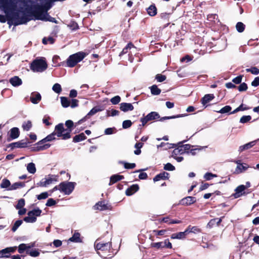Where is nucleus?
I'll list each match as a JSON object with an SVG mask.
<instances>
[{
	"mask_svg": "<svg viewBox=\"0 0 259 259\" xmlns=\"http://www.w3.org/2000/svg\"><path fill=\"white\" fill-rule=\"evenodd\" d=\"M64 132V126L63 123H60L55 127L54 131L48 135L46 138L37 142L33 147H32L31 151L38 152L48 149L50 146V144H45L47 142H51L56 139L55 136L63 140V133Z\"/></svg>",
	"mask_w": 259,
	"mask_h": 259,
	"instance_id": "obj_1",
	"label": "nucleus"
},
{
	"mask_svg": "<svg viewBox=\"0 0 259 259\" xmlns=\"http://www.w3.org/2000/svg\"><path fill=\"white\" fill-rule=\"evenodd\" d=\"M183 114H178L177 115L169 116H164L160 117L159 113L155 111H152L148 114L146 116L141 118L140 121L142 122V124H140V126H145V124L149 121L156 120L159 119L160 121H163L166 119H174L176 118H179L183 117Z\"/></svg>",
	"mask_w": 259,
	"mask_h": 259,
	"instance_id": "obj_2",
	"label": "nucleus"
},
{
	"mask_svg": "<svg viewBox=\"0 0 259 259\" xmlns=\"http://www.w3.org/2000/svg\"><path fill=\"white\" fill-rule=\"evenodd\" d=\"M53 0H46L43 5H36L33 6V10L30 11V9H27L28 13L32 14L34 17L42 15L48 13L47 12L52 7Z\"/></svg>",
	"mask_w": 259,
	"mask_h": 259,
	"instance_id": "obj_3",
	"label": "nucleus"
},
{
	"mask_svg": "<svg viewBox=\"0 0 259 259\" xmlns=\"http://www.w3.org/2000/svg\"><path fill=\"white\" fill-rule=\"evenodd\" d=\"M87 56V54L83 52H79L72 54L68 58L66 62L62 63V66L68 67H74L76 64L81 61Z\"/></svg>",
	"mask_w": 259,
	"mask_h": 259,
	"instance_id": "obj_4",
	"label": "nucleus"
},
{
	"mask_svg": "<svg viewBox=\"0 0 259 259\" xmlns=\"http://www.w3.org/2000/svg\"><path fill=\"white\" fill-rule=\"evenodd\" d=\"M30 69L33 72H42L48 68V64L45 59L34 60L30 65Z\"/></svg>",
	"mask_w": 259,
	"mask_h": 259,
	"instance_id": "obj_5",
	"label": "nucleus"
},
{
	"mask_svg": "<svg viewBox=\"0 0 259 259\" xmlns=\"http://www.w3.org/2000/svg\"><path fill=\"white\" fill-rule=\"evenodd\" d=\"M75 184V182H61L59 185V190L65 194L69 195L74 189Z\"/></svg>",
	"mask_w": 259,
	"mask_h": 259,
	"instance_id": "obj_6",
	"label": "nucleus"
},
{
	"mask_svg": "<svg viewBox=\"0 0 259 259\" xmlns=\"http://www.w3.org/2000/svg\"><path fill=\"white\" fill-rule=\"evenodd\" d=\"M42 211L39 208L34 209L27 213V217H25L23 220L26 223H34L36 221V217L40 215Z\"/></svg>",
	"mask_w": 259,
	"mask_h": 259,
	"instance_id": "obj_7",
	"label": "nucleus"
},
{
	"mask_svg": "<svg viewBox=\"0 0 259 259\" xmlns=\"http://www.w3.org/2000/svg\"><path fill=\"white\" fill-rule=\"evenodd\" d=\"M16 0H0V5L4 8L5 12H7L16 9Z\"/></svg>",
	"mask_w": 259,
	"mask_h": 259,
	"instance_id": "obj_8",
	"label": "nucleus"
},
{
	"mask_svg": "<svg viewBox=\"0 0 259 259\" xmlns=\"http://www.w3.org/2000/svg\"><path fill=\"white\" fill-rule=\"evenodd\" d=\"M65 125L66 128H64V132L63 133V140H66L71 137V133L73 129L74 123L71 120H67L65 121Z\"/></svg>",
	"mask_w": 259,
	"mask_h": 259,
	"instance_id": "obj_9",
	"label": "nucleus"
},
{
	"mask_svg": "<svg viewBox=\"0 0 259 259\" xmlns=\"http://www.w3.org/2000/svg\"><path fill=\"white\" fill-rule=\"evenodd\" d=\"M58 175H49L48 179H42L37 183V185L40 187H46L54 182L58 181Z\"/></svg>",
	"mask_w": 259,
	"mask_h": 259,
	"instance_id": "obj_10",
	"label": "nucleus"
},
{
	"mask_svg": "<svg viewBox=\"0 0 259 259\" xmlns=\"http://www.w3.org/2000/svg\"><path fill=\"white\" fill-rule=\"evenodd\" d=\"M151 247L153 248H156L157 249H159L161 248H172V244L169 242L168 239H165L164 242H159L155 243H152L151 244Z\"/></svg>",
	"mask_w": 259,
	"mask_h": 259,
	"instance_id": "obj_11",
	"label": "nucleus"
},
{
	"mask_svg": "<svg viewBox=\"0 0 259 259\" xmlns=\"http://www.w3.org/2000/svg\"><path fill=\"white\" fill-rule=\"evenodd\" d=\"M112 206L111 205L108 204L105 202V200L98 201L94 206V209L95 210H99L103 211L106 210H111Z\"/></svg>",
	"mask_w": 259,
	"mask_h": 259,
	"instance_id": "obj_12",
	"label": "nucleus"
},
{
	"mask_svg": "<svg viewBox=\"0 0 259 259\" xmlns=\"http://www.w3.org/2000/svg\"><path fill=\"white\" fill-rule=\"evenodd\" d=\"M101 110L100 109L97 107L93 108L84 117H83L82 118L80 119L79 121H78V122L75 123V126H76L77 125L81 124L82 123H83V122L86 121L87 119H89L90 118L91 116H92V115L95 114L96 113H97L99 111H100Z\"/></svg>",
	"mask_w": 259,
	"mask_h": 259,
	"instance_id": "obj_13",
	"label": "nucleus"
},
{
	"mask_svg": "<svg viewBox=\"0 0 259 259\" xmlns=\"http://www.w3.org/2000/svg\"><path fill=\"white\" fill-rule=\"evenodd\" d=\"M31 7L27 8L25 9V11L27 12V13L28 14V15H26L25 13H24V15L22 16L19 20H18L17 21L15 22L14 23V25L15 26L23 24H26L28 21H30L31 20V18H29V16L31 15L33 16L32 14L28 13L27 11V9H30V11H31Z\"/></svg>",
	"mask_w": 259,
	"mask_h": 259,
	"instance_id": "obj_14",
	"label": "nucleus"
},
{
	"mask_svg": "<svg viewBox=\"0 0 259 259\" xmlns=\"http://www.w3.org/2000/svg\"><path fill=\"white\" fill-rule=\"evenodd\" d=\"M29 143H30V142L28 141V140H26V141L24 140H22L21 141L10 144L7 147H11V149H13L15 148H23L27 147L28 144Z\"/></svg>",
	"mask_w": 259,
	"mask_h": 259,
	"instance_id": "obj_15",
	"label": "nucleus"
},
{
	"mask_svg": "<svg viewBox=\"0 0 259 259\" xmlns=\"http://www.w3.org/2000/svg\"><path fill=\"white\" fill-rule=\"evenodd\" d=\"M95 249L102 251L109 250L112 247L111 242H100L95 244Z\"/></svg>",
	"mask_w": 259,
	"mask_h": 259,
	"instance_id": "obj_16",
	"label": "nucleus"
},
{
	"mask_svg": "<svg viewBox=\"0 0 259 259\" xmlns=\"http://www.w3.org/2000/svg\"><path fill=\"white\" fill-rule=\"evenodd\" d=\"M35 19L39 20L41 21H50L51 22H53L55 23H57V21L56 20L55 18L52 17L49 15L48 13L42 15L37 16L36 17H34Z\"/></svg>",
	"mask_w": 259,
	"mask_h": 259,
	"instance_id": "obj_17",
	"label": "nucleus"
},
{
	"mask_svg": "<svg viewBox=\"0 0 259 259\" xmlns=\"http://www.w3.org/2000/svg\"><path fill=\"white\" fill-rule=\"evenodd\" d=\"M196 198L192 196H187L180 200V203L183 205L188 206L196 202Z\"/></svg>",
	"mask_w": 259,
	"mask_h": 259,
	"instance_id": "obj_18",
	"label": "nucleus"
},
{
	"mask_svg": "<svg viewBox=\"0 0 259 259\" xmlns=\"http://www.w3.org/2000/svg\"><path fill=\"white\" fill-rule=\"evenodd\" d=\"M246 189V186L243 185L238 186L235 190V193L233 194L235 198H238L242 196L245 192L244 190Z\"/></svg>",
	"mask_w": 259,
	"mask_h": 259,
	"instance_id": "obj_19",
	"label": "nucleus"
},
{
	"mask_svg": "<svg viewBox=\"0 0 259 259\" xmlns=\"http://www.w3.org/2000/svg\"><path fill=\"white\" fill-rule=\"evenodd\" d=\"M159 221L160 223H165L168 225H171L174 224H180L182 223V221L181 220H173L171 219L169 216H167L166 217H164L162 219H159Z\"/></svg>",
	"mask_w": 259,
	"mask_h": 259,
	"instance_id": "obj_20",
	"label": "nucleus"
},
{
	"mask_svg": "<svg viewBox=\"0 0 259 259\" xmlns=\"http://www.w3.org/2000/svg\"><path fill=\"white\" fill-rule=\"evenodd\" d=\"M259 141V139L249 142L247 144H244V145L240 146L239 148V151L240 152H242L244 150H248L251 148H252L253 146L255 145L256 142Z\"/></svg>",
	"mask_w": 259,
	"mask_h": 259,
	"instance_id": "obj_21",
	"label": "nucleus"
},
{
	"mask_svg": "<svg viewBox=\"0 0 259 259\" xmlns=\"http://www.w3.org/2000/svg\"><path fill=\"white\" fill-rule=\"evenodd\" d=\"M41 99L40 94L38 92H33L30 96V101L34 104L38 103Z\"/></svg>",
	"mask_w": 259,
	"mask_h": 259,
	"instance_id": "obj_22",
	"label": "nucleus"
},
{
	"mask_svg": "<svg viewBox=\"0 0 259 259\" xmlns=\"http://www.w3.org/2000/svg\"><path fill=\"white\" fill-rule=\"evenodd\" d=\"M139 190V186L138 184H133L128 187L125 191V194L127 196H131Z\"/></svg>",
	"mask_w": 259,
	"mask_h": 259,
	"instance_id": "obj_23",
	"label": "nucleus"
},
{
	"mask_svg": "<svg viewBox=\"0 0 259 259\" xmlns=\"http://www.w3.org/2000/svg\"><path fill=\"white\" fill-rule=\"evenodd\" d=\"M248 167L249 166L248 164L246 163H242V164L237 166L233 174L235 175H238L246 170Z\"/></svg>",
	"mask_w": 259,
	"mask_h": 259,
	"instance_id": "obj_24",
	"label": "nucleus"
},
{
	"mask_svg": "<svg viewBox=\"0 0 259 259\" xmlns=\"http://www.w3.org/2000/svg\"><path fill=\"white\" fill-rule=\"evenodd\" d=\"M169 174L165 171H163L157 175L154 178V182L159 181L160 180H165L168 179Z\"/></svg>",
	"mask_w": 259,
	"mask_h": 259,
	"instance_id": "obj_25",
	"label": "nucleus"
},
{
	"mask_svg": "<svg viewBox=\"0 0 259 259\" xmlns=\"http://www.w3.org/2000/svg\"><path fill=\"white\" fill-rule=\"evenodd\" d=\"M10 83L14 87H18L22 84V81L18 76H14L9 79Z\"/></svg>",
	"mask_w": 259,
	"mask_h": 259,
	"instance_id": "obj_26",
	"label": "nucleus"
},
{
	"mask_svg": "<svg viewBox=\"0 0 259 259\" xmlns=\"http://www.w3.org/2000/svg\"><path fill=\"white\" fill-rule=\"evenodd\" d=\"M134 108V106L131 103H121L120 104V109L123 112L132 111Z\"/></svg>",
	"mask_w": 259,
	"mask_h": 259,
	"instance_id": "obj_27",
	"label": "nucleus"
},
{
	"mask_svg": "<svg viewBox=\"0 0 259 259\" xmlns=\"http://www.w3.org/2000/svg\"><path fill=\"white\" fill-rule=\"evenodd\" d=\"M214 98V96L213 94H206L204 95L203 97H202L201 99V103L203 105L205 106L209 103L210 101H211L212 100H213Z\"/></svg>",
	"mask_w": 259,
	"mask_h": 259,
	"instance_id": "obj_28",
	"label": "nucleus"
},
{
	"mask_svg": "<svg viewBox=\"0 0 259 259\" xmlns=\"http://www.w3.org/2000/svg\"><path fill=\"white\" fill-rule=\"evenodd\" d=\"M123 179L124 176L122 175H119L118 174L113 175L110 177L109 185L111 186Z\"/></svg>",
	"mask_w": 259,
	"mask_h": 259,
	"instance_id": "obj_29",
	"label": "nucleus"
},
{
	"mask_svg": "<svg viewBox=\"0 0 259 259\" xmlns=\"http://www.w3.org/2000/svg\"><path fill=\"white\" fill-rule=\"evenodd\" d=\"M147 12L150 16H155L157 13V10L155 4L151 5L147 9Z\"/></svg>",
	"mask_w": 259,
	"mask_h": 259,
	"instance_id": "obj_30",
	"label": "nucleus"
},
{
	"mask_svg": "<svg viewBox=\"0 0 259 259\" xmlns=\"http://www.w3.org/2000/svg\"><path fill=\"white\" fill-rule=\"evenodd\" d=\"M68 241L76 243L82 242V239L80 238V234L78 232H75L72 236L69 239Z\"/></svg>",
	"mask_w": 259,
	"mask_h": 259,
	"instance_id": "obj_31",
	"label": "nucleus"
},
{
	"mask_svg": "<svg viewBox=\"0 0 259 259\" xmlns=\"http://www.w3.org/2000/svg\"><path fill=\"white\" fill-rule=\"evenodd\" d=\"M10 138L11 139H15L20 135L19 130L18 127H13L10 130Z\"/></svg>",
	"mask_w": 259,
	"mask_h": 259,
	"instance_id": "obj_32",
	"label": "nucleus"
},
{
	"mask_svg": "<svg viewBox=\"0 0 259 259\" xmlns=\"http://www.w3.org/2000/svg\"><path fill=\"white\" fill-rule=\"evenodd\" d=\"M87 139V137L84 135L83 133H81L78 135H75L73 138V142L74 143H78L83 141Z\"/></svg>",
	"mask_w": 259,
	"mask_h": 259,
	"instance_id": "obj_33",
	"label": "nucleus"
},
{
	"mask_svg": "<svg viewBox=\"0 0 259 259\" xmlns=\"http://www.w3.org/2000/svg\"><path fill=\"white\" fill-rule=\"evenodd\" d=\"M187 235H186V233L184 232H180L177 233H174L172 234L170 238L171 239H183L186 238V236Z\"/></svg>",
	"mask_w": 259,
	"mask_h": 259,
	"instance_id": "obj_34",
	"label": "nucleus"
},
{
	"mask_svg": "<svg viewBox=\"0 0 259 259\" xmlns=\"http://www.w3.org/2000/svg\"><path fill=\"white\" fill-rule=\"evenodd\" d=\"M25 186V183L24 182H16L13 184L9 188V190H16L19 188H22Z\"/></svg>",
	"mask_w": 259,
	"mask_h": 259,
	"instance_id": "obj_35",
	"label": "nucleus"
},
{
	"mask_svg": "<svg viewBox=\"0 0 259 259\" xmlns=\"http://www.w3.org/2000/svg\"><path fill=\"white\" fill-rule=\"evenodd\" d=\"M60 99L61 105L64 108H67L70 106V101L67 97H61Z\"/></svg>",
	"mask_w": 259,
	"mask_h": 259,
	"instance_id": "obj_36",
	"label": "nucleus"
},
{
	"mask_svg": "<svg viewBox=\"0 0 259 259\" xmlns=\"http://www.w3.org/2000/svg\"><path fill=\"white\" fill-rule=\"evenodd\" d=\"M26 253L32 257H37L39 255L40 252L38 249H34L32 250H26Z\"/></svg>",
	"mask_w": 259,
	"mask_h": 259,
	"instance_id": "obj_37",
	"label": "nucleus"
},
{
	"mask_svg": "<svg viewBox=\"0 0 259 259\" xmlns=\"http://www.w3.org/2000/svg\"><path fill=\"white\" fill-rule=\"evenodd\" d=\"M151 94L153 95H158L161 93V90L159 89L155 84L150 87Z\"/></svg>",
	"mask_w": 259,
	"mask_h": 259,
	"instance_id": "obj_38",
	"label": "nucleus"
},
{
	"mask_svg": "<svg viewBox=\"0 0 259 259\" xmlns=\"http://www.w3.org/2000/svg\"><path fill=\"white\" fill-rule=\"evenodd\" d=\"M27 169L29 173L34 174L36 172V168L34 163L32 162L28 163L27 166Z\"/></svg>",
	"mask_w": 259,
	"mask_h": 259,
	"instance_id": "obj_39",
	"label": "nucleus"
},
{
	"mask_svg": "<svg viewBox=\"0 0 259 259\" xmlns=\"http://www.w3.org/2000/svg\"><path fill=\"white\" fill-rule=\"evenodd\" d=\"M69 27L72 30H76L79 29V26L77 22L75 21H71L68 24Z\"/></svg>",
	"mask_w": 259,
	"mask_h": 259,
	"instance_id": "obj_40",
	"label": "nucleus"
},
{
	"mask_svg": "<svg viewBox=\"0 0 259 259\" xmlns=\"http://www.w3.org/2000/svg\"><path fill=\"white\" fill-rule=\"evenodd\" d=\"M32 123L30 120H28L27 122H23L22 124V128L24 131H28L32 127Z\"/></svg>",
	"mask_w": 259,
	"mask_h": 259,
	"instance_id": "obj_41",
	"label": "nucleus"
},
{
	"mask_svg": "<svg viewBox=\"0 0 259 259\" xmlns=\"http://www.w3.org/2000/svg\"><path fill=\"white\" fill-rule=\"evenodd\" d=\"M245 25L241 22L237 23L236 25V29L239 32H243L245 29Z\"/></svg>",
	"mask_w": 259,
	"mask_h": 259,
	"instance_id": "obj_42",
	"label": "nucleus"
},
{
	"mask_svg": "<svg viewBox=\"0 0 259 259\" xmlns=\"http://www.w3.org/2000/svg\"><path fill=\"white\" fill-rule=\"evenodd\" d=\"M231 109L232 108L230 106L226 105L225 107H223L220 110L217 111V112L222 114L227 113L230 112Z\"/></svg>",
	"mask_w": 259,
	"mask_h": 259,
	"instance_id": "obj_43",
	"label": "nucleus"
},
{
	"mask_svg": "<svg viewBox=\"0 0 259 259\" xmlns=\"http://www.w3.org/2000/svg\"><path fill=\"white\" fill-rule=\"evenodd\" d=\"M11 186V185L10 181L7 179L3 180L1 184V187L2 188H7L9 187H10Z\"/></svg>",
	"mask_w": 259,
	"mask_h": 259,
	"instance_id": "obj_44",
	"label": "nucleus"
},
{
	"mask_svg": "<svg viewBox=\"0 0 259 259\" xmlns=\"http://www.w3.org/2000/svg\"><path fill=\"white\" fill-rule=\"evenodd\" d=\"M23 223V221L22 220H17L16 221L14 225L13 226L12 229H11V230L13 231V232H15L17 229L19 228V227Z\"/></svg>",
	"mask_w": 259,
	"mask_h": 259,
	"instance_id": "obj_45",
	"label": "nucleus"
},
{
	"mask_svg": "<svg viewBox=\"0 0 259 259\" xmlns=\"http://www.w3.org/2000/svg\"><path fill=\"white\" fill-rule=\"evenodd\" d=\"M52 89L57 94H60L62 91L61 86L58 83H56L53 85Z\"/></svg>",
	"mask_w": 259,
	"mask_h": 259,
	"instance_id": "obj_46",
	"label": "nucleus"
},
{
	"mask_svg": "<svg viewBox=\"0 0 259 259\" xmlns=\"http://www.w3.org/2000/svg\"><path fill=\"white\" fill-rule=\"evenodd\" d=\"M27 245L24 243L20 244L18 246V252L23 253L25 250H27Z\"/></svg>",
	"mask_w": 259,
	"mask_h": 259,
	"instance_id": "obj_47",
	"label": "nucleus"
},
{
	"mask_svg": "<svg viewBox=\"0 0 259 259\" xmlns=\"http://www.w3.org/2000/svg\"><path fill=\"white\" fill-rule=\"evenodd\" d=\"M251 119V117L250 115H244L240 119V122L242 123H245L249 121Z\"/></svg>",
	"mask_w": 259,
	"mask_h": 259,
	"instance_id": "obj_48",
	"label": "nucleus"
},
{
	"mask_svg": "<svg viewBox=\"0 0 259 259\" xmlns=\"http://www.w3.org/2000/svg\"><path fill=\"white\" fill-rule=\"evenodd\" d=\"M25 205V200L23 198L19 199L18 201L17 205H16V208L17 209L22 208Z\"/></svg>",
	"mask_w": 259,
	"mask_h": 259,
	"instance_id": "obj_49",
	"label": "nucleus"
},
{
	"mask_svg": "<svg viewBox=\"0 0 259 259\" xmlns=\"http://www.w3.org/2000/svg\"><path fill=\"white\" fill-rule=\"evenodd\" d=\"M247 72H251L253 74L257 75L259 73V69L256 67H252L250 68L246 69Z\"/></svg>",
	"mask_w": 259,
	"mask_h": 259,
	"instance_id": "obj_50",
	"label": "nucleus"
},
{
	"mask_svg": "<svg viewBox=\"0 0 259 259\" xmlns=\"http://www.w3.org/2000/svg\"><path fill=\"white\" fill-rule=\"evenodd\" d=\"M237 88L239 92L246 91L248 89L247 84L245 82L241 83Z\"/></svg>",
	"mask_w": 259,
	"mask_h": 259,
	"instance_id": "obj_51",
	"label": "nucleus"
},
{
	"mask_svg": "<svg viewBox=\"0 0 259 259\" xmlns=\"http://www.w3.org/2000/svg\"><path fill=\"white\" fill-rule=\"evenodd\" d=\"M217 177V175H215V174H213L211 172H206V174H205V175H204V178L206 180H211L212 178H216Z\"/></svg>",
	"mask_w": 259,
	"mask_h": 259,
	"instance_id": "obj_52",
	"label": "nucleus"
},
{
	"mask_svg": "<svg viewBox=\"0 0 259 259\" xmlns=\"http://www.w3.org/2000/svg\"><path fill=\"white\" fill-rule=\"evenodd\" d=\"M132 125V122L130 120H125L122 122V128L126 129L130 127Z\"/></svg>",
	"mask_w": 259,
	"mask_h": 259,
	"instance_id": "obj_53",
	"label": "nucleus"
},
{
	"mask_svg": "<svg viewBox=\"0 0 259 259\" xmlns=\"http://www.w3.org/2000/svg\"><path fill=\"white\" fill-rule=\"evenodd\" d=\"M166 78V77L164 75H162L161 74H157L155 76V79L157 80L158 82H163L164 81Z\"/></svg>",
	"mask_w": 259,
	"mask_h": 259,
	"instance_id": "obj_54",
	"label": "nucleus"
},
{
	"mask_svg": "<svg viewBox=\"0 0 259 259\" xmlns=\"http://www.w3.org/2000/svg\"><path fill=\"white\" fill-rule=\"evenodd\" d=\"M51 120V117L47 115L44 116L42 119V122L47 126H49L52 124V123L49 121Z\"/></svg>",
	"mask_w": 259,
	"mask_h": 259,
	"instance_id": "obj_55",
	"label": "nucleus"
},
{
	"mask_svg": "<svg viewBox=\"0 0 259 259\" xmlns=\"http://www.w3.org/2000/svg\"><path fill=\"white\" fill-rule=\"evenodd\" d=\"M121 98L119 96H116L111 99L110 101L113 105L118 104L120 101Z\"/></svg>",
	"mask_w": 259,
	"mask_h": 259,
	"instance_id": "obj_56",
	"label": "nucleus"
},
{
	"mask_svg": "<svg viewBox=\"0 0 259 259\" xmlns=\"http://www.w3.org/2000/svg\"><path fill=\"white\" fill-rule=\"evenodd\" d=\"M49 194L47 192H42L39 195H36V197L38 200L45 199L48 197Z\"/></svg>",
	"mask_w": 259,
	"mask_h": 259,
	"instance_id": "obj_57",
	"label": "nucleus"
},
{
	"mask_svg": "<svg viewBox=\"0 0 259 259\" xmlns=\"http://www.w3.org/2000/svg\"><path fill=\"white\" fill-rule=\"evenodd\" d=\"M124 167L125 169H133L134 168L136 165L135 163H128V162H123Z\"/></svg>",
	"mask_w": 259,
	"mask_h": 259,
	"instance_id": "obj_58",
	"label": "nucleus"
},
{
	"mask_svg": "<svg viewBox=\"0 0 259 259\" xmlns=\"http://www.w3.org/2000/svg\"><path fill=\"white\" fill-rule=\"evenodd\" d=\"M164 169L166 170L172 171L175 169V167L170 163H167L164 165Z\"/></svg>",
	"mask_w": 259,
	"mask_h": 259,
	"instance_id": "obj_59",
	"label": "nucleus"
},
{
	"mask_svg": "<svg viewBox=\"0 0 259 259\" xmlns=\"http://www.w3.org/2000/svg\"><path fill=\"white\" fill-rule=\"evenodd\" d=\"M243 75H240L237 76L233 79L232 81L235 84H239L241 83Z\"/></svg>",
	"mask_w": 259,
	"mask_h": 259,
	"instance_id": "obj_60",
	"label": "nucleus"
},
{
	"mask_svg": "<svg viewBox=\"0 0 259 259\" xmlns=\"http://www.w3.org/2000/svg\"><path fill=\"white\" fill-rule=\"evenodd\" d=\"M56 204V201L53 198H49L48 199L46 204L47 206H52Z\"/></svg>",
	"mask_w": 259,
	"mask_h": 259,
	"instance_id": "obj_61",
	"label": "nucleus"
},
{
	"mask_svg": "<svg viewBox=\"0 0 259 259\" xmlns=\"http://www.w3.org/2000/svg\"><path fill=\"white\" fill-rule=\"evenodd\" d=\"M166 230H156L153 231V232L155 233L156 236H163L166 233Z\"/></svg>",
	"mask_w": 259,
	"mask_h": 259,
	"instance_id": "obj_62",
	"label": "nucleus"
},
{
	"mask_svg": "<svg viewBox=\"0 0 259 259\" xmlns=\"http://www.w3.org/2000/svg\"><path fill=\"white\" fill-rule=\"evenodd\" d=\"M216 17H217V14H210L207 15V19L209 21L214 22Z\"/></svg>",
	"mask_w": 259,
	"mask_h": 259,
	"instance_id": "obj_63",
	"label": "nucleus"
},
{
	"mask_svg": "<svg viewBox=\"0 0 259 259\" xmlns=\"http://www.w3.org/2000/svg\"><path fill=\"white\" fill-rule=\"evenodd\" d=\"M78 100L77 99H73L71 100V102L70 103V106L71 108H75L78 106Z\"/></svg>",
	"mask_w": 259,
	"mask_h": 259,
	"instance_id": "obj_64",
	"label": "nucleus"
}]
</instances>
